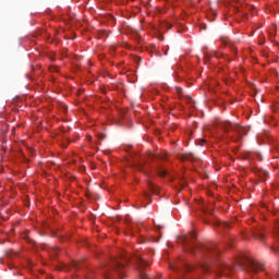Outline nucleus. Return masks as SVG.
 Instances as JSON below:
<instances>
[{"mask_svg": "<svg viewBox=\"0 0 279 279\" xmlns=\"http://www.w3.org/2000/svg\"><path fill=\"white\" fill-rule=\"evenodd\" d=\"M120 260H124L125 263H130L131 260L135 263L138 271H140V279H147V274L143 269L149 265L145 262V258H143L140 254H136L132 257V255L128 254V252H122L120 254Z\"/></svg>", "mask_w": 279, "mask_h": 279, "instance_id": "f257e3e1", "label": "nucleus"}, {"mask_svg": "<svg viewBox=\"0 0 279 279\" xmlns=\"http://www.w3.org/2000/svg\"><path fill=\"white\" fill-rule=\"evenodd\" d=\"M123 269H125V265L121 263V259L113 258L110 264L107 265L105 270V276L110 279L117 275L118 278L123 279Z\"/></svg>", "mask_w": 279, "mask_h": 279, "instance_id": "f03ea898", "label": "nucleus"}, {"mask_svg": "<svg viewBox=\"0 0 279 279\" xmlns=\"http://www.w3.org/2000/svg\"><path fill=\"white\" fill-rule=\"evenodd\" d=\"M221 128L225 134H228V132H235V134H239V136H241L242 129L241 126H239V124H232L229 121H225L221 123Z\"/></svg>", "mask_w": 279, "mask_h": 279, "instance_id": "7ed1b4c3", "label": "nucleus"}, {"mask_svg": "<svg viewBox=\"0 0 279 279\" xmlns=\"http://www.w3.org/2000/svg\"><path fill=\"white\" fill-rule=\"evenodd\" d=\"M245 267L246 269H248V271H253V274H258V271H263V269H265V266H263V264L252 259L246 260Z\"/></svg>", "mask_w": 279, "mask_h": 279, "instance_id": "20e7f679", "label": "nucleus"}, {"mask_svg": "<svg viewBox=\"0 0 279 279\" xmlns=\"http://www.w3.org/2000/svg\"><path fill=\"white\" fill-rule=\"evenodd\" d=\"M246 158L248 160H258V161H260V160H263V155H260V153L250 151V153H247Z\"/></svg>", "mask_w": 279, "mask_h": 279, "instance_id": "39448f33", "label": "nucleus"}, {"mask_svg": "<svg viewBox=\"0 0 279 279\" xmlns=\"http://www.w3.org/2000/svg\"><path fill=\"white\" fill-rule=\"evenodd\" d=\"M199 248H203V250H210L209 246H203L202 244H192L187 247L189 252H195V250H199Z\"/></svg>", "mask_w": 279, "mask_h": 279, "instance_id": "423d86ee", "label": "nucleus"}, {"mask_svg": "<svg viewBox=\"0 0 279 279\" xmlns=\"http://www.w3.org/2000/svg\"><path fill=\"white\" fill-rule=\"evenodd\" d=\"M148 189L153 195H158V191H160V189L151 182L148 183Z\"/></svg>", "mask_w": 279, "mask_h": 279, "instance_id": "0eeeda50", "label": "nucleus"}, {"mask_svg": "<svg viewBox=\"0 0 279 279\" xmlns=\"http://www.w3.org/2000/svg\"><path fill=\"white\" fill-rule=\"evenodd\" d=\"M253 236L258 241H263L265 239V234L260 230H256L253 232Z\"/></svg>", "mask_w": 279, "mask_h": 279, "instance_id": "6e6552de", "label": "nucleus"}, {"mask_svg": "<svg viewBox=\"0 0 279 279\" xmlns=\"http://www.w3.org/2000/svg\"><path fill=\"white\" fill-rule=\"evenodd\" d=\"M220 271L225 275H228V271H232V267H230L228 264H221Z\"/></svg>", "mask_w": 279, "mask_h": 279, "instance_id": "1a4fd4ad", "label": "nucleus"}, {"mask_svg": "<svg viewBox=\"0 0 279 279\" xmlns=\"http://www.w3.org/2000/svg\"><path fill=\"white\" fill-rule=\"evenodd\" d=\"M181 160H190L191 162H193V160H195V156L193 154H184L181 156Z\"/></svg>", "mask_w": 279, "mask_h": 279, "instance_id": "9d476101", "label": "nucleus"}, {"mask_svg": "<svg viewBox=\"0 0 279 279\" xmlns=\"http://www.w3.org/2000/svg\"><path fill=\"white\" fill-rule=\"evenodd\" d=\"M157 173L160 178H165V175H167V170H165V168L160 167V168H158Z\"/></svg>", "mask_w": 279, "mask_h": 279, "instance_id": "9b49d317", "label": "nucleus"}, {"mask_svg": "<svg viewBox=\"0 0 279 279\" xmlns=\"http://www.w3.org/2000/svg\"><path fill=\"white\" fill-rule=\"evenodd\" d=\"M175 90H177L178 95L182 96V88L175 87Z\"/></svg>", "mask_w": 279, "mask_h": 279, "instance_id": "f8f14e48", "label": "nucleus"}, {"mask_svg": "<svg viewBox=\"0 0 279 279\" xmlns=\"http://www.w3.org/2000/svg\"><path fill=\"white\" fill-rule=\"evenodd\" d=\"M204 143H206V140H199L198 141V145H201V146L204 145Z\"/></svg>", "mask_w": 279, "mask_h": 279, "instance_id": "ddd939ff", "label": "nucleus"}, {"mask_svg": "<svg viewBox=\"0 0 279 279\" xmlns=\"http://www.w3.org/2000/svg\"><path fill=\"white\" fill-rule=\"evenodd\" d=\"M52 252H53L54 254H58V252H60V250H59L58 247H54V248H52Z\"/></svg>", "mask_w": 279, "mask_h": 279, "instance_id": "4468645a", "label": "nucleus"}, {"mask_svg": "<svg viewBox=\"0 0 279 279\" xmlns=\"http://www.w3.org/2000/svg\"><path fill=\"white\" fill-rule=\"evenodd\" d=\"M275 234H276V236H278L279 238V229L277 228V229H275Z\"/></svg>", "mask_w": 279, "mask_h": 279, "instance_id": "2eb2a0df", "label": "nucleus"}, {"mask_svg": "<svg viewBox=\"0 0 279 279\" xmlns=\"http://www.w3.org/2000/svg\"><path fill=\"white\" fill-rule=\"evenodd\" d=\"M222 227H223V228H230V225H228V223L225 222V223H222Z\"/></svg>", "mask_w": 279, "mask_h": 279, "instance_id": "dca6fc26", "label": "nucleus"}, {"mask_svg": "<svg viewBox=\"0 0 279 279\" xmlns=\"http://www.w3.org/2000/svg\"><path fill=\"white\" fill-rule=\"evenodd\" d=\"M186 101H187V104H191V101H192L191 97H186Z\"/></svg>", "mask_w": 279, "mask_h": 279, "instance_id": "f3484780", "label": "nucleus"}, {"mask_svg": "<svg viewBox=\"0 0 279 279\" xmlns=\"http://www.w3.org/2000/svg\"><path fill=\"white\" fill-rule=\"evenodd\" d=\"M72 265H73V267H77L78 263L77 262H73Z\"/></svg>", "mask_w": 279, "mask_h": 279, "instance_id": "a211bd4d", "label": "nucleus"}, {"mask_svg": "<svg viewBox=\"0 0 279 279\" xmlns=\"http://www.w3.org/2000/svg\"><path fill=\"white\" fill-rule=\"evenodd\" d=\"M167 27H168V29H171V27H173V25L167 24Z\"/></svg>", "mask_w": 279, "mask_h": 279, "instance_id": "6ab92c4d", "label": "nucleus"}, {"mask_svg": "<svg viewBox=\"0 0 279 279\" xmlns=\"http://www.w3.org/2000/svg\"><path fill=\"white\" fill-rule=\"evenodd\" d=\"M270 250H271L272 252H275V253L279 252V251H275V248H274V247H271Z\"/></svg>", "mask_w": 279, "mask_h": 279, "instance_id": "aec40b11", "label": "nucleus"}, {"mask_svg": "<svg viewBox=\"0 0 279 279\" xmlns=\"http://www.w3.org/2000/svg\"><path fill=\"white\" fill-rule=\"evenodd\" d=\"M232 51H235V48L234 47H231Z\"/></svg>", "mask_w": 279, "mask_h": 279, "instance_id": "412c9836", "label": "nucleus"}, {"mask_svg": "<svg viewBox=\"0 0 279 279\" xmlns=\"http://www.w3.org/2000/svg\"><path fill=\"white\" fill-rule=\"evenodd\" d=\"M192 236H195V233H192Z\"/></svg>", "mask_w": 279, "mask_h": 279, "instance_id": "4be33fe9", "label": "nucleus"}, {"mask_svg": "<svg viewBox=\"0 0 279 279\" xmlns=\"http://www.w3.org/2000/svg\"><path fill=\"white\" fill-rule=\"evenodd\" d=\"M160 228H162L161 226H159V230H160Z\"/></svg>", "mask_w": 279, "mask_h": 279, "instance_id": "5701e85b", "label": "nucleus"}]
</instances>
